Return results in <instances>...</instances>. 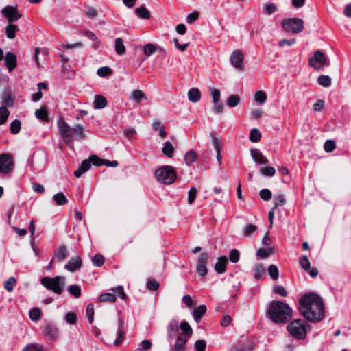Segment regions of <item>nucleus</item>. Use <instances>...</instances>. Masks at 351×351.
Here are the masks:
<instances>
[{
    "mask_svg": "<svg viewBox=\"0 0 351 351\" xmlns=\"http://www.w3.org/2000/svg\"><path fill=\"white\" fill-rule=\"evenodd\" d=\"M300 313L308 321L317 323L324 317V307L322 298L315 293L302 295L298 301Z\"/></svg>",
    "mask_w": 351,
    "mask_h": 351,
    "instance_id": "1",
    "label": "nucleus"
},
{
    "mask_svg": "<svg viewBox=\"0 0 351 351\" xmlns=\"http://www.w3.org/2000/svg\"><path fill=\"white\" fill-rule=\"evenodd\" d=\"M292 309L289 305L280 300H272L266 310L267 317L276 324L288 322L292 317Z\"/></svg>",
    "mask_w": 351,
    "mask_h": 351,
    "instance_id": "2",
    "label": "nucleus"
},
{
    "mask_svg": "<svg viewBox=\"0 0 351 351\" xmlns=\"http://www.w3.org/2000/svg\"><path fill=\"white\" fill-rule=\"evenodd\" d=\"M309 324L305 319H297L289 322L287 329L290 335L298 340H303L306 337Z\"/></svg>",
    "mask_w": 351,
    "mask_h": 351,
    "instance_id": "3",
    "label": "nucleus"
},
{
    "mask_svg": "<svg viewBox=\"0 0 351 351\" xmlns=\"http://www.w3.org/2000/svg\"><path fill=\"white\" fill-rule=\"evenodd\" d=\"M40 283L48 290L60 295L64 289L66 279L64 277L60 276L53 278L43 277L40 280Z\"/></svg>",
    "mask_w": 351,
    "mask_h": 351,
    "instance_id": "4",
    "label": "nucleus"
},
{
    "mask_svg": "<svg viewBox=\"0 0 351 351\" xmlns=\"http://www.w3.org/2000/svg\"><path fill=\"white\" fill-rule=\"evenodd\" d=\"M155 176L158 182L165 184H171L177 178L173 167L169 165L158 168L155 171Z\"/></svg>",
    "mask_w": 351,
    "mask_h": 351,
    "instance_id": "5",
    "label": "nucleus"
},
{
    "mask_svg": "<svg viewBox=\"0 0 351 351\" xmlns=\"http://www.w3.org/2000/svg\"><path fill=\"white\" fill-rule=\"evenodd\" d=\"M281 25L285 31L292 34L300 33L304 29L303 20L296 17L284 19Z\"/></svg>",
    "mask_w": 351,
    "mask_h": 351,
    "instance_id": "6",
    "label": "nucleus"
},
{
    "mask_svg": "<svg viewBox=\"0 0 351 351\" xmlns=\"http://www.w3.org/2000/svg\"><path fill=\"white\" fill-rule=\"evenodd\" d=\"M57 125L60 135L64 143L66 144L71 143L73 140V128H71L62 117L58 118Z\"/></svg>",
    "mask_w": 351,
    "mask_h": 351,
    "instance_id": "7",
    "label": "nucleus"
},
{
    "mask_svg": "<svg viewBox=\"0 0 351 351\" xmlns=\"http://www.w3.org/2000/svg\"><path fill=\"white\" fill-rule=\"evenodd\" d=\"M14 168V160L10 154H0V173L8 175Z\"/></svg>",
    "mask_w": 351,
    "mask_h": 351,
    "instance_id": "8",
    "label": "nucleus"
},
{
    "mask_svg": "<svg viewBox=\"0 0 351 351\" xmlns=\"http://www.w3.org/2000/svg\"><path fill=\"white\" fill-rule=\"evenodd\" d=\"M41 330L43 336L48 341H56L59 337V330L53 323H45Z\"/></svg>",
    "mask_w": 351,
    "mask_h": 351,
    "instance_id": "9",
    "label": "nucleus"
},
{
    "mask_svg": "<svg viewBox=\"0 0 351 351\" xmlns=\"http://www.w3.org/2000/svg\"><path fill=\"white\" fill-rule=\"evenodd\" d=\"M209 255L206 252L201 253L197 259L196 272L202 278H204L208 274L207 263Z\"/></svg>",
    "mask_w": 351,
    "mask_h": 351,
    "instance_id": "10",
    "label": "nucleus"
},
{
    "mask_svg": "<svg viewBox=\"0 0 351 351\" xmlns=\"http://www.w3.org/2000/svg\"><path fill=\"white\" fill-rule=\"evenodd\" d=\"M326 58L323 52L319 50L315 51L313 57L308 60L309 65L315 69H320L326 64Z\"/></svg>",
    "mask_w": 351,
    "mask_h": 351,
    "instance_id": "11",
    "label": "nucleus"
},
{
    "mask_svg": "<svg viewBox=\"0 0 351 351\" xmlns=\"http://www.w3.org/2000/svg\"><path fill=\"white\" fill-rule=\"evenodd\" d=\"M230 62L232 65L238 69L243 70V53L241 50L237 49L233 51L230 55Z\"/></svg>",
    "mask_w": 351,
    "mask_h": 351,
    "instance_id": "12",
    "label": "nucleus"
},
{
    "mask_svg": "<svg viewBox=\"0 0 351 351\" xmlns=\"http://www.w3.org/2000/svg\"><path fill=\"white\" fill-rule=\"evenodd\" d=\"M178 322L172 319L167 325V340L171 346H172L173 341L178 338L177 333L178 332Z\"/></svg>",
    "mask_w": 351,
    "mask_h": 351,
    "instance_id": "13",
    "label": "nucleus"
},
{
    "mask_svg": "<svg viewBox=\"0 0 351 351\" xmlns=\"http://www.w3.org/2000/svg\"><path fill=\"white\" fill-rule=\"evenodd\" d=\"M2 12L10 23L16 21L21 17L16 7L7 6L3 9Z\"/></svg>",
    "mask_w": 351,
    "mask_h": 351,
    "instance_id": "14",
    "label": "nucleus"
},
{
    "mask_svg": "<svg viewBox=\"0 0 351 351\" xmlns=\"http://www.w3.org/2000/svg\"><path fill=\"white\" fill-rule=\"evenodd\" d=\"M82 266V261L80 256L76 255L72 256L65 265L64 268L69 271L75 272Z\"/></svg>",
    "mask_w": 351,
    "mask_h": 351,
    "instance_id": "15",
    "label": "nucleus"
},
{
    "mask_svg": "<svg viewBox=\"0 0 351 351\" xmlns=\"http://www.w3.org/2000/svg\"><path fill=\"white\" fill-rule=\"evenodd\" d=\"M251 156L254 161L260 165H267L268 163L267 158L258 149H251Z\"/></svg>",
    "mask_w": 351,
    "mask_h": 351,
    "instance_id": "16",
    "label": "nucleus"
},
{
    "mask_svg": "<svg viewBox=\"0 0 351 351\" xmlns=\"http://www.w3.org/2000/svg\"><path fill=\"white\" fill-rule=\"evenodd\" d=\"M228 258L226 256L218 258L215 265V270L218 274H222L227 270Z\"/></svg>",
    "mask_w": 351,
    "mask_h": 351,
    "instance_id": "17",
    "label": "nucleus"
},
{
    "mask_svg": "<svg viewBox=\"0 0 351 351\" xmlns=\"http://www.w3.org/2000/svg\"><path fill=\"white\" fill-rule=\"evenodd\" d=\"M91 167V160L88 159L84 160L79 165L77 169L74 172L76 178H80L84 173L88 171Z\"/></svg>",
    "mask_w": 351,
    "mask_h": 351,
    "instance_id": "18",
    "label": "nucleus"
},
{
    "mask_svg": "<svg viewBox=\"0 0 351 351\" xmlns=\"http://www.w3.org/2000/svg\"><path fill=\"white\" fill-rule=\"evenodd\" d=\"M5 64L9 71H12L16 66V56L12 52H8L5 57Z\"/></svg>",
    "mask_w": 351,
    "mask_h": 351,
    "instance_id": "19",
    "label": "nucleus"
},
{
    "mask_svg": "<svg viewBox=\"0 0 351 351\" xmlns=\"http://www.w3.org/2000/svg\"><path fill=\"white\" fill-rule=\"evenodd\" d=\"M186 342L187 339L179 336L178 338H176L174 347L170 348L169 351H185Z\"/></svg>",
    "mask_w": 351,
    "mask_h": 351,
    "instance_id": "20",
    "label": "nucleus"
},
{
    "mask_svg": "<svg viewBox=\"0 0 351 351\" xmlns=\"http://www.w3.org/2000/svg\"><path fill=\"white\" fill-rule=\"evenodd\" d=\"M69 254L67 248L64 245H60L57 247V248L55 250V258L59 261H61L64 259H65Z\"/></svg>",
    "mask_w": 351,
    "mask_h": 351,
    "instance_id": "21",
    "label": "nucleus"
},
{
    "mask_svg": "<svg viewBox=\"0 0 351 351\" xmlns=\"http://www.w3.org/2000/svg\"><path fill=\"white\" fill-rule=\"evenodd\" d=\"M83 35L86 37H87L89 40H90L93 43V47L95 49H97L99 47V45H101V42L99 40L97 35L90 30H86L83 33Z\"/></svg>",
    "mask_w": 351,
    "mask_h": 351,
    "instance_id": "22",
    "label": "nucleus"
},
{
    "mask_svg": "<svg viewBox=\"0 0 351 351\" xmlns=\"http://www.w3.org/2000/svg\"><path fill=\"white\" fill-rule=\"evenodd\" d=\"M107 105L106 97L101 95H96L93 102V107L95 109H102Z\"/></svg>",
    "mask_w": 351,
    "mask_h": 351,
    "instance_id": "23",
    "label": "nucleus"
},
{
    "mask_svg": "<svg viewBox=\"0 0 351 351\" xmlns=\"http://www.w3.org/2000/svg\"><path fill=\"white\" fill-rule=\"evenodd\" d=\"M122 328L123 322L121 319H119L118 322L117 337L114 341L115 346L121 345L124 339L125 332Z\"/></svg>",
    "mask_w": 351,
    "mask_h": 351,
    "instance_id": "24",
    "label": "nucleus"
},
{
    "mask_svg": "<svg viewBox=\"0 0 351 351\" xmlns=\"http://www.w3.org/2000/svg\"><path fill=\"white\" fill-rule=\"evenodd\" d=\"M188 98L191 102H197L201 98L200 90L196 88H191L188 92Z\"/></svg>",
    "mask_w": 351,
    "mask_h": 351,
    "instance_id": "25",
    "label": "nucleus"
},
{
    "mask_svg": "<svg viewBox=\"0 0 351 351\" xmlns=\"http://www.w3.org/2000/svg\"><path fill=\"white\" fill-rule=\"evenodd\" d=\"M274 252L273 247L259 248L256 252V256L261 259H265Z\"/></svg>",
    "mask_w": 351,
    "mask_h": 351,
    "instance_id": "26",
    "label": "nucleus"
},
{
    "mask_svg": "<svg viewBox=\"0 0 351 351\" xmlns=\"http://www.w3.org/2000/svg\"><path fill=\"white\" fill-rule=\"evenodd\" d=\"M86 135L84 132V128L80 124H77L73 127V138L76 141L84 139Z\"/></svg>",
    "mask_w": 351,
    "mask_h": 351,
    "instance_id": "27",
    "label": "nucleus"
},
{
    "mask_svg": "<svg viewBox=\"0 0 351 351\" xmlns=\"http://www.w3.org/2000/svg\"><path fill=\"white\" fill-rule=\"evenodd\" d=\"M206 306L204 304L199 306L193 311V318L196 322H199L202 317L206 312Z\"/></svg>",
    "mask_w": 351,
    "mask_h": 351,
    "instance_id": "28",
    "label": "nucleus"
},
{
    "mask_svg": "<svg viewBox=\"0 0 351 351\" xmlns=\"http://www.w3.org/2000/svg\"><path fill=\"white\" fill-rule=\"evenodd\" d=\"M210 136L212 140L213 145L216 152H221L222 146L221 138L217 137L215 132H211Z\"/></svg>",
    "mask_w": 351,
    "mask_h": 351,
    "instance_id": "29",
    "label": "nucleus"
},
{
    "mask_svg": "<svg viewBox=\"0 0 351 351\" xmlns=\"http://www.w3.org/2000/svg\"><path fill=\"white\" fill-rule=\"evenodd\" d=\"M135 13L137 16L142 19H148L150 18L149 11L143 5L136 8Z\"/></svg>",
    "mask_w": 351,
    "mask_h": 351,
    "instance_id": "30",
    "label": "nucleus"
},
{
    "mask_svg": "<svg viewBox=\"0 0 351 351\" xmlns=\"http://www.w3.org/2000/svg\"><path fill=\"white\" fill-rule=\"evenodd\" d=\"M35 116L38 119L43 122H47L49 120L48 112L46 108H42L36 110L35 112Z\"/></svg>",
    "mask_w": 351,
    "mask_h": 351,
    "instance_id": "31",
    "label": "nucleus"
},
{
    "mask_svg": "<svg viewBox=\"0 0 351 351\" xmlns=\"http://www.w3.org/2000/svg\"><path fill=\"white\" fill-rule=\"evenodd\" d=\"M197 155L193 150L188 151L184 155V160L188 166L196 161Z\"/></svg>",
    "mask_w": 351,
    "mask_h": 351,
    "instance_id": "32",
    "label": "nucleus"
},
{
    "mask_svg": "<svg viewBox=\"0 0 351 351\" xmlns=\"http://www.w3.org/2000/svg\"><path fill=\"white\" fill-rule=\"evenodd\" d=\"M174 147L171 143L169 141H165L163 147H162V153L167 157L171 158L173 155Z\"/></svg>",
    "mask_w": 351,
    "mask_h": 351,
    "instance_id": "33",
    "label": "nucleus"
},
{
    "mask_svg": "<svg viewBox=\"0 0 351 351\" xmlns=\"http://www.w3.org/2000/svg\"><path fill=\"white\" fill-rule=\"evenodd\" d=\"M19 31V27L15 24H8L5 28L6 36L8 38L12 39L16 36V32Z\"/></svg>",
    "mask_w": 351,
    "mask_h": 351,
    "instance_id": "34",
    "label": "nucleus"
},
{
    "mask_svg": "<svg viewBox=\"0 0 351 351\" xmlns=\"http://www.w3.org/2000/svg\"><path fill=\"white\" fill-rule=\"evenodd\" d=\"M130 98L136 103H140L143 99H147L146 95L140 90H134Z\"/></svg>",
    "mask_w": 351,
    "mask_h": 351,
    "instance_id": "35",
    "label": "nucleus"
},
{
    "mask_svg": "<svg viewBox=\"0 0 351 351\" xmlns=\"http://www.w3.org/2000/svg\"><path fill=\"white\" fill-rule=\"evenodd\" d=\"M22 351H46L42 344L33 343L26 345Z\"/></svg>",
    "mask_w": 351,
    "mask_h": 351,
    "instance_id": "36",
    "label": "nucleus"
},
{
    "mask_svg": "<svg viewBox=\"0 0 351 351\" xmlns=\"http://www.w3.org/2000/svg\"><path fill=\"white\" fill-rule=\"evenodd\" d=\"M115 51L119 55H123L125 52V47L121 38H117L115 39Z\"/></svg>",
    "mask_w": 351,
    "mask_h": 351,
    "instance_id": "37",
    "label": "nucleus"
},
{
    "mask_svg": "<svg viewBox=\"0 0 351 351\" xmlns=\"http://www.w3.org/2000/svg\"><path fill=\"white\" fill-rule=\"evenodd\" d=\"M53 199L56 202V204L58 206H63L66 204L68 202L66 196L64 195L62 192H59L54 195Z\"/></svg>",
    "mask_w": 351,
    "mask_h": 351,
    "instance_id": "38",
    "label": "nucleus"
},
{
    "mask_svg": "<svg viewBox=\"0 0 351 351\" xmlns=\"http://www.w3.org/2000/svg\"><path fill=\"white\" fill-rule=\"evenodd\" d=\"M250 140L253 143H257L260 141L261 138V133L257 128H253L251 130L249 136Z\"/></svg>",
    "mask_w": 351,
    "mask_h": 351,
    "instance_id": "39",
    "label": "nucleus"
},
{
    "mask_svg": "<svg viewBox=\"0 0 351 351\" xmlns=\"http://www.w3.org/2000/svg\"><path fill=\"white\" fill-rule=\"evenodd\" d=\"M239 102L240 97L238 95H232L226 100V104L230 108L237 106Z\"/></svg>",
    "mask_w": 351,
    "mask_h": 351,
    "instance_id": "40",
    "label": "nucleus"
},
{
    "mask_svg": "<svg viewBox=\"0 0 351 351\" xmlns=\"http://www.w3.org/2000/svg\"><path fill=\"white\" fill-rule=\"evenodd\" d=\"M21 128V122L19 119H14L11 123H10V133L13 134H18Z\"/></svg>",
    "mask_w": 351,
    "mask_h": 351,
    "instance_id": "41",
    "label": "nucleus"
},
{
    "mask_svg": "<svg viewBox=\"0 0 351 351\" xmlns=\"http://www.w3.org/2000/svg\"><path fill=\"white\" fill-rule=\"evenodd\" d=\"M69 293L73 295L75 298H79L81 296V288L79 285H72L68 287Z\"/></svg>",
    "mask_w": 351,
    "mask_h": 351,
    "instance_id": "42",
    "label": "nucleus"
},
{
    "mask_svg": "<svg viewBox=\"0 0 351 351\" xmlns=\"http://www.w3.org/2000/svg\"><path fill=\"white\" fill-rule=\"evenodd\" d=\"M157 47L152 43H148L143 47V52L146 57H149L157 51Z\"/></svg>",
    "mask_w": 351,
    "mask_h": 351,
    "instance_id": "43",
    "label": "nucleus"
},
{
    "mask_svg": "<svg viewBox=\"0 0 351 351\" xmlns=\"http://www.w3.org/2000/svg\"><path fill=\"white\" fill-rule=\"evenodd\" d=\"M317 82L324 87H328L331 85V78L328 75H322L318 77Z\"/></svg>",
    "mask_w": 351,
    "mask_h": 351,
    "instance_id": "44",
    "label": "nucleus"
},
{
    "mask_svg": "<svg viewBox=\"0 0 351 351\" xmlns=\"http://www.w3.org/2000/svg\"><path fill=\"white\" fill-rule=\"evenodd\" d=\"M260 172L261 174L268 177H272L276 173V169L274 167L267 166L265 167L260 168Z\"/></svg>",
    "mask_w": 351,
    "mask_h": 351,
    "instance_id": "45",
    "label": "nucleus"
},
{
    "mask_svg": "<svg viewBox=\"0 0 351 351\" xmlns=\"http://www.w3.org/2000/svg\"><path fill=\"white\" fill-rule=\"evenodd\" d=\"M10 115V112L7 108L0 107V125L4 124Z\"/></svg>",
    "mask_w": 351,
    "mask_h": 351,
    "instance_id": "46",
    "label": "nucleus"
},
{
    "mask_svg": "<svg viewBox=\"0 0 351 351\" xmlns=\"http://www.w3.org/2000/svg\"><path fill=\"white\" fill-rule=\"evenodd\" d=\"M180 329L182 333L188 337H190L193 333V330L189 323L186 321H183L180 324Z\"/></svg>",
    "mask_w": 351,
    "mask_h": 351,
    "instance_id": "47",
    "label": "nucleus"
},
{
    "mask_svg": "<svg viewBox=\"0 0 351 351\" xmlns=\"http://www.w3.org/2000/svg\"><path fill=\"white\" fill-rule=\"evenodd\" d=\"M113 293L115 294V298L119 297V298L122 300H125L127 296L124 291L123 287L121 285L117 286L116 287L113 288L112 289Z\"/></svg>",
    "mask_w": 351,
    "mask_h": 351,
    "instance_id": "48",
    "label": "nucleus"
},
{
    "mask_svg": "<svg viewBox=\"0 0 351 351\" xmlns=\"http://www.w3.org/2000/svg\"><path fill=\"white\" fill-rule=\"evenodd\" d=\"M105 258L101 254H96L92 258V262L95 267H101L104 264Z\"/></svg>",
    "mask_w": 351,
    "mask_h": 351,
    "instance_id": "49",
    "label": "nucleus"
},
{
    "mask_svg": "<svg viewBox=\"0 0 351 351\" xmlns=\"http://www.w3.org/2000/svg\"><path fill=\"white\" fill-rule=\"evenodd\" d=\"M101 302H114L116 301L115 294L113 293H103L99 296Z\"/></svg>",
    "mask_w": 351,
    "mask_h": 351,
    "instance_id": "50",
    "label": "nucleus"
},
{
    "mask_svg": "<svg viewBox=\"0 0 351 351\" xmlns=\"http://www.w3.org/2000/svg\"><path fill=\"white\" fill-rule=\"evenodd\" d=\"M299 263H300L301 267L304 270L308 271V269H310L311 263H310L309 259L307 257V256H306V255L302 256L300 258Z\"/></svg>",
    "mask_w": 351,
    "mask_h": 351,
    "instance_id": "51",
    "label": "nucleus"
},
{
    "mask_svg": "<svg viewBox=\"0 0 351 351\" xmlns=\"http://www.w3.org/2000/svg\"><path fill=\"white\" fill-rule=\"evenodd\" d=\"M29 315L32 321L36 322L40 319L41 311L38 308H34L30 310Z\"/></svg>",
    "mask_w": 351,
    "mask_h": 351,
    "instance_id": "52",
    "label": "nucleus"
},
{
    "mask_svg": "<svg viewBox=\"0 0 351 351\" xmlns=\"http://www.w3.org/2000/svg\"><path fill=\"white\" fill-rule=\"evenodd\" d=\"M286 203V199L285 198L284 195L280 194L278 195H275L274 197V206L273 210H275L278 207L280 206H283Z\"/></svg>",
    "mask_w": 351,
    "mask_h": 351,
    "instance_id": "53",
    "label": "nucleus"
},
{
    "mask_svg": "<svg viewBox=\"0 0 351 351\" xmlns=\"http://www.w3.org/2000/svg\"><path fill=\"white\" fill-rule=\"evenodd\" d=\"M254 100L260 104H263L267 100V95L262 90L256 91L254 94Z\"/></svg>",
    "mask_w": 351,
    "mask_h": 351,
    "instance_id": "54",
    "label": "nucleus"
},
{
    "mask_svg": "<svg viewBox=\"0 0 351 351\" xmlns=\"http://www.w3.org/2000/svg\"><path fill=\"white\" fill-rule=\"evenodd\" d=\"M268 274L273 280H277L279 277L278 269L274 265H271L269 267Z\"/></svg>",
    "mask_w": 351,
    "mask_h": 351,
    "instance_id": "55",
    "label": "nucleus"
},
{
    "mask_svg": "<svg viewBox=\"0 0 351 351\" xmlns=\"http://www.w3.org/2000/svg\"><path fill=\"white\" fill-rule=\"evenodd\" d=\"M112 73V69L108 66L100 67L97 69V74L101 77H105Z\"/></svg>",
    "mask_w": 351,
    "mask_h": 351,
    "instance_id": "56",
    "label": "nucleus"
},
{
    "mask_svg": "<svg viewBox=\"0 0 351 351\" xmlns=\"http://www.w3.org/2000/svg\"><path fill=\"white\" fill-rule=\"evenodd\" d=\"M147 288L149 291H157L159 289V283L154 278H149L147 281Z\"/></svg>",
    "mask_w": 351,
    "mask_h": 351,
    "instance_id": "57",
    "label": "nucleus"
},
{
    "mask_svg": "<svg viewBox=\"0 0 351 351\" xmlns=\"http://www.w3.org/2000/svg\"><path fill=\"white\" fill-rule=\"evenodd\" d=\"M240 258V252L237 249H232L230 252L229 260L234 263H237Z\"/></svg>",
    "mask_w": 351,
    "mask_h": 351,
    "instance_id": "58",
    "label": "nucleus"
},
{
    "mask_svg": "<svg viewBox=\"0 0 351 351\" xmlns=\"http://www.w3.org/2000/svg\"><path fill=\"white\" fill-rule=\"evenodd\" d=\"M88 160H91V165L93 164L97 167L104 165L105 163V159H101L95 154L89 156Z\"/></svg>",
    "mask_w": 351,
    "mask_h": 351,
    "instance_id": "59",
    "label": "nucleus"
},
{
    "mask_svg": "<svg viewBox=\"0 0 351 351\" xmlns=\"http://www.w3.org/2000/svg\"><path fill=\"white\" fill-rule=\"evenodd\" d=\"M64 320L67 324H75L77 322V315L74 312H69L65 315Z\"/></svg>",
    "mask_w": 351,
    "mask_h": 351,
    "instance_id": "60",
    "label": "nucleus"
},
{
    "mask_svg": "<svg viewBox=\"0 0 351 351\" xmlns=\"http://www.w3.org/2000/svg\"><path fill=\"white\" fill-rule=\"evenodd\" d=\"M259 195L262 199L269 201L272 197V193L267 189H263L260 191Z\"/></svg>",
    "mask_w": 351,
    "mask_h": 351,
    "instance_id": "61",
    "label": "nucleus"
},
{
    "mask_svg": "<svg viewBox=\"0 0 351 351\" xmlns=\"http://www.w3.org/2000/svg\"><path fill=\"white\" fill-rule=\"evenodd\" d=\"M336 147V143L335 141L329 139L327 140L324 145V149L326 152H332Z\"/></svg>",
    "mask_w": 351,
    "mask_h": 351,
    "instance_id": "62",
    "label": "nucleus"
},
{
    "mask_svg": "<svg viewBox=\"0 0 351 351\" xmlns=\"http://www.w3.org/2000/svg\"><path fill=\"white\" fill-rule=\"evenodd\" d=\"M265 274V269L261 264H258L254 269V278L256 279H260Z\"/></svg>",
    "mask_w": 351,
    "mask_h": 351,
    "instance_id": "63",
    "label": "nucleus"
},
{
    "mask_svg": "<svg viewBox=\"0 0 351 351\" xmlns=\"http://www.w3.org/2000/svg\"><path fill=\"white\" fill-rule=\"evenodd\" d=\"M265 12L267 14H271L277 10V6L274 3H267L264 5Z\"/></svg>",
    "mask_w": 351,
    "mask_h": 351,
    "instance_id": "64",
    "label": "nucleus"
}]
</instances>
